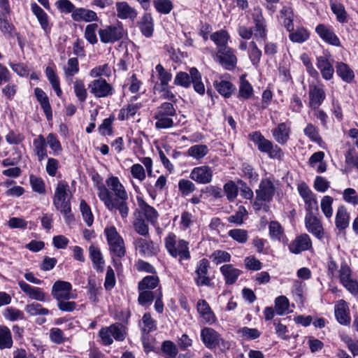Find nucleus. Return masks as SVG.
<instances>
[{
    "mask_svg": "<svg viewBox=\"0 0 358 358\" xmlns=\"http://www.w3.org/2000/svg\"><path fill=\"white\" fill-rule=\"evenodd\" d=\"M96 189L99 199L109 211L117 210L122 219L128 217L129 194L118 177H108L106 180V185L97 184Z\"/></svg>",
    "mask_w": 358,
    "mask_h": 358,
    "instance_id": "obj_1",
    "label": "nucleus"
},
{
    "mask_svg": "<svg viewBox=\"0 0 358 358\" xmlns=\"http://www.w3.org/2000/svg\"><path fill=\"white\" fill-rule=\"evenodd\" d=\"M71 196L69 184L65 181H59L55 188L52 203L66 220L72 217L70 202Z\"/></svg>",
    "mask_w": 358,
    "mask_h": 358,
    "instance_id": "obj_2",
    "label": "nucleus"
},
{
    "mask_svg": "<svg viewBox=\"0 0 358 358\" xmlns=\"http://www.w3.org/2000/svg\"><path fill=\"white\" fill-rule=\"evenodd\" d=\"M164 245L169 254L172 257H179L180 262L191 258L189 242L184 239H178L175 234L172 232L168 234L164 238Z\"/></svg>",
    "mask_w": 358,
    "mask_h": 358,
    "instance_id": "obj_3",
    "label": "nucleus"
},
{
    "mask_svg": "<svg viewBox=\"0 0 358 358\" xmlns=\"http://www.w3.org/2000/svg\"><path fill=\"white\" fill-rule=\"evenodd\" d=\"M176 115V108L171 103H162L157 107L154 116L155 120H156L155 128L158 129L172 128L174 126L172 117Z\"/></svg>",
    "mask_w": 358,
    "mask_h": 358,
    "instance_id": "obj_4",
    "label": "nucleus"
},
{
    "mask_svg": "<svg viewBox=\"0 0 358 358\" xmlns=\"http://www.w3.org/2000/svg\"><path fill=\"white\" fill-rule=\"evenodd\" d=\"M250 136L258 150L261 152L267 153L270 158L280 159L283 157L282 149L278 145H274L271 141L265 138L260 132L255 131Z\"/></svg>",
    "mask_w": 358,
    "mask_h": 358,
    "instance_id": "obj_5",
    "label": "nucleus"
},
{
    "mask_svg": "<svg viewBox=\"0 0 358 358\" xmlns=\"http://www.w3.org/2000/svg\"><path fill=\"white\" fill-rule=\"evenodd\" d=\"M104 234L106 236L110 252L117 257L124 256L126 250L123 238L113 226L106 227Z\"/></svg>",
    "mask_w": 358,
    "mask_h": 358,
    "instance_id": "obj_6",
    "label": "nucleus"
},
{
    "mask_svg": "<svg viewBox=\"0 0 358 358\" xmlns=\"http://www.w3.org/2000/svg\"><path fill=\"white\" fill-rule=\"evenodd\" d=\"M201 338L206 347L209 349L219 347L220 350H225L230 348V343L223 340L215 329L210 327L201 329Z\"/></svg>",
    "mask_w": 358,
    "mask_h": 358,
    "instance_id": "obj_7",
    "label": "nucleus"
},
{
    "mask_svg": "<svg viewBox=\"0 0 358 358\" xmlns=\"http://www.w3.org/2000/svg\"><path fill=\"white\" fill-rule=\"evenodd\" d=\"M99 336L105 345H110L113 343V338L118 341H122L124 336V327L120 323L113 324L109 327H103L99 330Z\"/></svg>",
    "mask_w": 358,
    "mask_h": 358,
    "instance_id": "obj_8",
    "label": "nucleus"
},
{
    "mask_svg": "<svg viewBox=\"0 0 358 358\" xmlns=\"http://www.w3.org/2000/svg\"><path fill=\"white\" fill-rule=\"evenodd\" d=\"M100 41L103 43H113L122 39L124 31L121 25H109L98 30Z\"/></svg>",
    "mask_w": 358,
    "mask_h": 358,
    "instance_id": "obj_9",
    "label": "nucleus"
},
{
    "mask_svg": "<svg viewBox=\"0 0 358 358\" xmlns=\"http://www.w3.org/2000/svg\"><path fill=\"white\" fill-rule=\"evenodd\" d=\"M88 89L90 93L96 98H105L114 94L113 87L101 78L91 81L88 85Z\"/></svg>",
    "mask_w": 358,
    "mask_h": 358,
    "instance_id": "obj_10",
    "label": "nucleus"
},
{
    "mask_svg": "<svg viewBox=\"0 0 358 358\" xmlns=\"http://www.w3.org/2000/svg\"><path fill=\"white\" fill-rule=\"evenodd\" d=\"M338 276L341 283L352 294H358V282L352 278V271L345 262H342L338 270Z\"/></svg>",
    "mask_w": 358,
    "mask_h": 358,
    "instance_id": "obj_11",
    "label": "nucleus"
},
{
    "mask_svg": "<svg viewBox=\"0 0 358 358\" xmlns=\"http://www.w3.org/2000/svg\"><path fill=\"white\" fill-rule=\"evenodd\" d=\"M72 288V285L69 282L57 280L52 285L51 294L56 301L74 299L76 296L71 293Z\"/></svg>",
    "mask_w": 358,
    "mask_h": 358,
    "instance_id": "obj_12",
    "label": "nucleus"
},
{
    "mask_svg": "<svg viewBox=\"0 0 358 358\" xmlns=\"http://www.w3.org/2000/svg\"><path fill=\"white\" fill-rule=\"evenodd\" d=\"M215 60L227 70L234 69L237 63V58L234 51L229 46L217 50L215 55Z\"/></svg>",
    "mask_w": 358,
    "mask_h": 358,
    "instance_id": "obj_13",
    "label": "nucleus"
},
{
    "mask_svg": "<svg viewBox=\"0 0 358 358\" xmlns=\"http://www.w3.org/2000/svg\"><path fill=\"white\" fill-rule=\"evenodd\" d=\"M275 192L273 182L269 178L262 179L256 189L257 200L269 203L272 201Z\"/></svg>",
    "mask_w": 358,
    "mask_h": 358,
    "instance_id": "obj_14",
    "label": "nucleus"
},
{
    "mask_svg": "<svg viewBox=\"0 0 358 358\" xmlns=\"http://www.w3.org/2000/svg\"><path fill=\"white\" fill-rule=\"evenodd\" d=\"M213 171L207 165L194 167L190 172L189 178L198 184L206 185L212 182Z\"/></svg>",
    "mask_w": 358,
    "mask_h": 358,
    "instance_id": "obj_15",
    "label": "nucleus"
},
{
    "mask_svg": "<svg viewBox=\"0 0 358 358\" xmlns=\"http://www.w3.org/2000/svg\"><path fill=\"white\" fill-rule=\"evenodd\" d=\"M209 262L206 259H201L196 267L194 278L195 283L197 286H207L212 285L211 279L208 276Z\"/></svg>",
    "mask_w": 358,
    "mask_h": 358,
    "instance_id": "obj_16",
    "label": "nucleus"
},
{
    "mask_svg": "<svg viewBox=\"0 0 358 358\" xmlns=\"http://www.w3.org/2000/svg\"><path fill=\"white\" fill-rule=\"evenodd\" d=\"M308 106L313 109H317L326 97L324 87L322 85H310L308 90Z\"/></svg>",
    "mask_w": 358,
    "mask_h": 358,
    "instance_id": "obj_17",
    "label": "nucleus"
},
{
    "mask_svg": "<svg viewBox=\"0 0 358 358\" xmlns=\"http://www.w3.org/2000/svg\"><path fill=\"white\" fill-rule=\"evenodd\" d=\"M17 284L21 290L31 299L41 302L46 301L47 294L42 288L31 286L23 280H19Z\"/></svg>",
    "mask_w": 358,
    "mask_h": 358,
    "instance_id": "obj_18",
    "label": "nucleus"
},
{
    "mask_svg": "<svg viewBox=\"0 0 358 358\" xmlns=\"http://www.w3.org/2000/svg\"><path fill=\"white\" fill-rule=\"evenodd\" d=\"M134 244L139 253L145 257L153 256L158 252V248L154 245L151 240L138 238L134 240Z\"/></svg>",
    "mask_w": 358,
    "mask_h": 358,
    "instance_id": "obj_19",
    "label": "nucleus"
},
{
    "mask_svg": "<svg viewBox=\"0 0 358 358\" xmlns=\"http://www.w3.org/2000/svg\"><path fill=\"white\" fill-rule=\"evenodd\" d=\"M334 313L337 321L341 324L348 326L350 324V309L345 301L341 299L337 301L334 307Z\"/></svg>",
    "mask_w": 358,
    "mask_h": 358,
    "instance_id": "obj_20",
    "label": "nucleus"
},
{
    "mask_svg": "<svg viewBox=\"0 0 358 358\" xmlns=\"http://www.w3.org/2000/svg\"><path fill=\"white\" fill-rule=\"evenodd\" d=\"M316 33L326 43L334 46H339L341 42L332 29L323 24H318L315 28Z\"/></svg>",
    "mask_w": 358,
    "mask_h": 358,
    "instance_id": "obj_21",
    "label": "nucleus"
},
{
    "mask_svg": "<svg viewBox=\"0 0 358 358\" xmlns=\"http://www.w3.org/2000/svg\"><path fill=\"white\" fill-rule=\"evenodd\" d=\"M312 247V242L309 236L306 234L296 237L289 245V251L294 254H299L302 251L308 250Z\"/></svg>",
    "mask_w": 358,
    "mask_h": 358,
    "instance_id": "obj_22",
    "label": "nucleus"
},
{
    "mask_svg": "<svg viewBox=\"0 0 358 358\" xmlns=\"http://www.w3.org/2000/svg\"><path fill=\"white\" fill-rule=\"evenodd\" d=\"M316 66L320 70L323 79L329 80L333 78L334 69L332 62L326 56L317 57Z\"/></svg>",
    "mask_w": 358,
    "mask_h": 358,
    "instance_id": "obj_23",
    "label": "nucleus"
},
{
    "mask_svg": "<svg viewBox=\"0 0 358 358\" xmlns=\"http://www.w3.org/2000/svg\"><path fill=\"white\" fill-rule=\"evenodd\" d=\"M305 224L308 231L317 238H321L323 236V228L321 222L312 213L306 214Z\"/></svg>",
    "mask_w": 358,
    "mask_h": 358,
    "instance_id": "obj_24",
    "label": "nucleus"
},
{
    "mask_svg": "<svg viewBox=\"0 0 358 358\" xmlns=\"http://www.w3.org/2000/svg\"><path fill=\"white\" fill-rule=\"evenodd\" d=\"M138 207L143 213L146 220L152 225L155 226L157 223L159 213L152 206L147 203L142 198L137 197Z\"/></svg>",
    "mask_w": 358,
    "mask_h": 358,
    "instance_id": "obj_25",
    "label": "nucleus"
},
{
    "mask_svg": "<svg viewBox=\"0 0 358 358\" xmlns=\"http://www.w3.org/2000/svg\"><path fill=\"white\" fill-rule=\"evenodd\" d=\"M290 125L287 122L278 124V125L272 130L273 138L279 144L285 145L289 138Z\"/></svg>",
    "mask_w": 358,
    "mask_h": 358,
    "instance_id": "obj_26",
    "label": "nucleus"
},
{
    "mask_svg": "<svg viewBox=\"0 0 358 358\" xmlns=\"http://www.w3.org/2000/svg\"><path fill=\"white\" fill-rule=\"evenodd\" d=\"M196 308L206 323L211 324L215 322L216 317L206 300H199L196 303Z\"/></svg>",
    "mask_w": 358,
    "mask_h": 358,
    "instance_id": "obj_27",
    "label": "nucleus"
},
{
    "mask_svg": "<svg viewBox=\"0 0 358 358\" xmlns=\"http://www.w3.org/2000/svg\"><path fill=\"white\" fill-rule=\"evenodd\" d=\"M31 10L36 17L44 32L45 34L50 33V26L47 13L36 3L31 4Z\"/></svg>",
    "mask_w": 358,
    "mask_h": 358,
    "instance_id": "obj_28",
    "label": "nucleus"
},
{
    "mask_svg": "<svg viewBox=\"0 0 358 358\" xmlns=\"http://www.w3.org/2000/svg\"><path fill=\"white\" fill-rule=\"evenodd\" d=\"M71 17L74 21H85L87 22L97 21L98 17L94 10L85 8H78L71 14Z\"/></svg>",
    "mask_w": 358,
    "mask_h": 358,
    "instance_id": "obj_29",
    "label": "nucleus"
},
{
    "mask_svg": "<svg viewBox=\"0 0 358 358\" xmlns=\"http://www.w3.org/2000/svg\"><path fill=\"white\" fill-rule=\"evenodd\" d=\"M33 150L38 160L42 162L48 157L45 138L40 134L33 141Z\"/></svg>",
    "mask_w": 358,
    "mask_h": 358,
    "instance_id": "obj_30",
    "label": "nucleus"
},
{
    "mask_svg": "<svg viewBox=\"0 0 358 358\" xmlns=\"http://www.w3.org/2000/svg\"><path fill=\"white\" fill-rule=\"evenodd\" d=\"M350 214L347 208L343 206H339L336 210L335 224L337 229L343 231L349 227Z\"/></svg>",
    "mask_w": 358,
    "mask_h": 358,
    "instance_id": "obj_31",
    "label": "nucleus"
},
{
    "mask_svg": "<svg viewBox=\"0 0 358 358\" xmlns=\"http://www.w3.org/2000/svg\"><path fill=\"white\" fill-rule=\"evenodd\" d=\"M34 94L47 119L48 120H51L52 117V112L48 96L42 89L38 87L34 89Z\"/></svg>",
    "mask_w": 358,
    "mask_h": 358,
    "instance_id": "obj_32",
    "label": "nucleus"
},
{
    "mask_svg": "<svg viewBox=\"0 0 358 358\" xmlns=\"http://www.w3.org/2000/svg\"><path fill=\"white\" fill-rule=\"evenodd\" d=\"M116 10L117 17L122 20L129 18L134 20L137 16L136 10L126 1L116 3Z\"/></svg>",
    "mask_w": 358,
    "mask_h": 358,
    "instance_id": "obj_33",
    "label": "nucleus"
},
{
    "mask_svg": "<svg viewBox=\"0 0 358 358\" xmlns=\"http://www.w3.org/2000/svg\"><path fill=\"white\" fill-rule=\"evenodd\" d=\"M255 26L252 28L255 38L257 41H265L266 38V21L262 15H257L255 19Z\"/></svg>",
    "mask_w": 358,
    "mask_h": 358,
    "instance_id": "obj_34",
    "label": "nucleus"
},
{
    "mask_svg": "<svg viewBox=\"0 0 358 358\" xmlns=\"http://www.w3.org/2000/svg\"><path fill=\"white\" fill-rule=\"evenodd\" d=\"M220 271L224 277L227 284L232 285L237 280L241 271L236 268L231 264H224L220 267Z\"/></svg>",
    "mask_w": 358,
    "mask_h": 358,
    "instance_id": "obj_35",
    "label": "nucleus"
},
{
    "mask_svg": "<svg viewBox=\"0 0 358 358\" xmlns=\"http://www.w3.org/2000/svg\"><path fill=\"white\" fill-rule=\"evenodd\" d=\"M336 73L341 78L348 83H350L355 78V73L350 67L343 62H337L336 65Z\"/></svg>",
    "mask_w": 358,
    "mask_h": 358,
    "instance_id": "obj_36",
    "label": "nucleus"
},
{
    "mask_svg": "<svg viewBox=\"0 0 358 358\" xmlns=\"http://www.w3.org/2000/svg\"><path fill=\"white\" fill-rule=\"evenodd\" d=\"M139 327L143 335L148 334L157 329V321L149 313H146L143 315Z\"/></svg>",
    "mask_w": 358,
    "mask_h": 358,
    "instance_id": "obj_37",
    "label": "nucleus"
},
{
    "mask_svg": "<svg viewBox=\"0 0 358 358\" xmlns=\"http://www.w3.org/2000/svg\"><path fill=\"white\" fill-rule=\"evenodd\" d=\"M213 85L216 90L225 98L230 97L236 90L235 86L231 82L225 80H215Z\"/></svg>",
    "mask_w": 358,
    "mask_h": 358,
    "instance_id": "obj_38",
    "label": "nucleus"
},
{
    "mask_svg": "<svg viewBox=\"0 0 358 358\" xmlns=\"http://www.w3.org/2000/svg\"><path fill=\"white\" fill-rule=\"evenodd\" d=\"M139 27L143 36L150 38L152 36L154 31L153 19L150 14L145 13L142 17L140 22Z\"/></svg>",
    "mask_w": 358,
    "mask_h": 358,
    "instance_id": "obj_39",
    "label": "nucleus"
},
{
    "mask_svg": "<svg viewBox=\"0 0 358 358\" xmlns=\"http://www.w3.org/2000/svg\"><path fill=\"white\" fill-rule=\"evenodd\" d=\"M89 252L94 268L98 271H103L104 260L100 250L94 245H90L89 248Z\"/></svg>",
    "mask_w": 358,
    "mask_h": 358,
    "instance_id": "obj_40",
    "label": "nucleus"
},
{
    "mask_svg": "<svg viewBox=\"0 0 358 358\" xmlns=\"http://www.w3.org/2000/svg\"><path fill=\"white\" fill-rule=\"evenodd\" d=\"M280 18L287 31H293L294 12L291 7L283 6L280 11Z\"/></svg>",
    "mask_w": 358,
    "mask_h": 358,
    "instance_id": "obj_41",
    "label": "nucleus"
},
{
    "mask_svg": "<svg viewBox=\"0 0 358 358\" xmlns=\"http://www.w3.org/2000/svg\"><path fill=\"white\" fill-rule=\"evenodd\" d=\"M248 57L255 69L259 66L262 52L255 41H251L248 45Z\"/></svg>",
    "mask_w": 358,
    "mask_h": 358,
    "instance_id": "obj_42",
    "label": "nucleus"
},
{
    "mask_svg": "<svg viewBox=\"0 0 358 358\" xmlns=\"http://www.w3.org/2000/svg\"><path fill=\"white\" fill-rule=\"evenodd\" d=\"M11 331L6 326H0V349H10L13 346Z\"/></svg>",
    "mask_w": 358,
    "mask_h": 358,
    "instance_id": "obj_43",
    "label": "nucleus"
},
{
    "mask_svg": "<svg viewBox=\"0 0 358 358\" xmlns=\"http://www.w3.org/2000/svg\"><path fill=\"white\" fill-rule=\"evenodd\" d=\"M189 73L192 80L191 83L193 84L194 90L199 94H203L205 93V86L201 81V73L194 67L189 69Z\"/></svg>",
    "mask_w": 358,
    "mask_h": 358,
    "instance_id": "obj_44",
    "label": "nucleus"
},
{
    "mask_svg": "<svg viewBox=\"0 0 358 358\" xmlns=\"http://www.w3.org/2000/svg\"><path fill=\"white\" fill-rule=\"evenodd\" d=\"M289 32V38L294 43H302L306 41L310 36V33L303 27H297L295 30L293 29V31Z\"/></svg>",
    "mask_w": 358,
    "mask_h": 358,
    "instance_id": "obj_45",
    "label": "nucleus"
},
{
    "mask_svg": "<svg viewBox=\"0 0 358 358\" xmlns=\"http://www.w3.org/2000/svg\"><path fill=\"white\" fill-rule=\"evenodd\" d=\"M229 37V33L223 29L215 31L210 35V39L216 44L217 50L221 48L227 47Z\"/></svg>",
    "mask_w": 358,
    "mask_h": 358,
    "instance_id": "obj_46",
    "label": "nucleus"
},
{
    "mask_svg": "<svg viewBox=\"0 0 358 358\" xmlns=\"http://www.w3.org/2000/svg\"><path fill=\"white\" fill-rule=\"evenodd\" d=\"M45 75L56 94L60 97L62 94V91L60 88L59 78L54 69L52 67L48 66L45 69Z\"/></svg>",
    "mask_w": 358,
    "mask_h": 358,
    "instance_id": "obj_47",
    "label": "nucleus"
},
{
    "mask_svg": "<svg viewBox=\"0 0 358 358\" xmlns=\"http://www.w3.org/2000/svg\"><path fill=\"white\" fill-rule=\"evenodd\" d=\"M238 94H239V96L244 99H248L253 94L252 86L245 79V75H242L240 77V85H239Z\"/></svg>",
    "mask_w": 358,
    "mask_h": 358,
    "instance_id": "obj_48",
    "label": "nucleus"
},
{
    "mask_svg": "<svg viewBox=\"0 0 358 358\" xmlns=\"http://www.w3.org/2000/svg\"><path fill=\"white\" fill-rule=\"evenodd\" d=\"M155 73H157V78L160 82L161 87H166L169 85V82L172 79V74L170 71H166L164 66L159 64L155 66Z\"/></svg>",
    "mask_w": 358,
    "mask_h": 358,
    "instance_id": "obj_49",
    "label": "nucleus"
},
{
    "mask_svg": "<svg viewBox=\"0 0 358 358\" xmlns=\"http://www.w3.org/2000/svg\"><path fill=\"white\" fill-rule=\"evenodd\" d=\"M208 148L206 145H195L191 146L187 153L189 157H193L197 160L203 158L208 153Z\"/></svg>",
    "mask_w": 358,
    "mask_h": 358,
    "instance_id": "obj_50",
    "label": "nucleus"
},
{
    "mask_svg": "<svg viewBox=\"0 0 358 358\" xmlns=\"http://www.w3.org/2000/svg\"><path fill=\"white\" fill-rule=\"evenodd\" d=\"M275 310L278 315H284L288 313L289 303L285 296H280L275 299Z\"/></svg>",
    "mask_w": 358,
    "mask_h": 358,
    "instance_id": "obj_51",
    "label": "nucleus"
},
{
    "mask_svg": "<svg viewBox=\"0 0 358 358\" xmlns=\"http://www.w3.org/2000/svg\"><path fill=\"white\" fill-rule=\"evenodd\" d=\"M46 144L49 145L55 156L59 155L62 151L60 141L55 134L50 133L45 138Z\"/></svg>",
    "mask_w": 358,
    "mask_h": 358,
    "instance_id": "obj_52",
    "label": "nucleus"
},
{
    "mask_svg": "<svg viewBox=\"0 0 358 358\" xmlns=\"http://www.w3.org/2000/svg\"><path fill=\"white\" fill-rule=\"evenodd\" d=\"M332 12L336 15L337 20L341 23L346 22L347 13L343 4L336 1H330Z\"/></svg>",
    "mask_w": 358,
    "mask_h": 358,
    "instance_id": "obj_53",
    "label": "nucleus"
},
{
    "mask_svg": "<svg viewBox=\"0 0 358 358\" xmlns=\"http://www.w3.org/2000/svg\"><path fill=\"white\" fill-rule=\"evenodd\" d=\"M25 310L31 316L46 315L50 313L48 309L43 308L41 304L38 303H32L27 305Z\"/></svg>",
    "mask_w": 358,
    "mask_h": 358,
    "instance_id": "obj_54",
    "label": "nucleus"
},
{
    "mask_svg": "<svg viewBox=\"0 0 358 358\" xmlns=\"http://www.w3.org/2000/svg\"><path fill=\"white\" fill-rule=\"evenodd\" d=\"M112 73L110 66L108 64L97 66L90 72V76L92 78H99L101 76L110 77Z\"/></svg>",
    "mask_w": 358,
    "mask_h": 358,
    "instance_id": "obj_55",
    "label": "nucleus"
},
{
    "mask_svg": "<svg viewBox=\"0 0 358 358\" xmlns=\"http://www.w3.org/2000/svg\"><path fill=\"white\" fill-rule=\"evenodd\" d=\"M80 209L82 213L83 218L87 224V226H92L94 222V216L92 215L90 207L83 199H82L80 202Z\"/></svg>",
    "mask_w": 358,
    "mask_h": 358,
    "instance_id": "obj_56",
    "label": "nucleus"
},
{
    "mask_svg": "<svg viewBox=\"0 0 358 358\" xmlns=\"http://www.w3.org/2000/svg\"><path fill=\"white\" fill-rule=\"evenodd\" d=\"M228 236L239 243H245L248 239V231L243 229H234L228 231Z\"/></svg>",
    "mask_w": 358,
    "mask_h": 358,
    "instance_id": "obj_57",
    "label": "nucleus"
},
{
    "mask_svg": "<svg viewBox=\"0 0 358 358\" xmlns=\"http://www.w3.org/2000/svg\"><path fill=\"white\" fill-rule=\"evenodd\" d=\"M159 283V278L157 276L148 275L145 277L138 283L139 290H147L155 288Z\"/></svg>",
    "mask_w": 358,
    "mask_h": 358,
    "instance_id": "obj_58",
    "label": "nucleus"
},
{
    "mask_svg": "<svg viewBox=\"0 0 358 358\" xmlns=\"http://www.w3.org/2000/svg\"><path fill=\"white\" fill-rule=\"evenodd\" d=\"M141 104H129L126 108H123L120 110L118 115V118L120 120H124L129 119L130 117L134 116L138 110L141 108Z\"/></svg>",
    "mask_w": 358,
    "mask_h": 358,
    "instance_id": "obj_59",
    "label": "nucleus"
},
{
    "mask_svg": "<svg viewBox=\"0 0 358 358\" xmlns=\"http://www.w3.org/2000/svg\"><path fill=\"white\" fill-rule=\"evenodd\" d=\"M333 202L334 199L330 196H324L321 200L320 207L322 211L324 216L329 219L333 215Z\"/></svg>",
    "mask_w": 358,
    "mask_h": 358,
    "instance_id": "obj_60",
    "label": "nucleus"
},
{
    "mask_svg": "<svg viewBox=\"0 0 358 358\" xmlns=\"http://www.w3.org/2000/svg\"><path fill=\"white\" fill-rule=\"evenodd\" d=\"M3 315L6 320L11 322L23 320L24 318L22 311L13 307L7 308L3 311Z\"/></svg>",
    "mask_w": 358,
    "mask_h": 358,
    "instance_id": "obj_61",
    "label": "nucleus"
},
{
    "mask_svg": "<svg viewBox=\"0 0 358 358\" xmlns=\"http://www.w3.org/2000/svg\"><path fill=\"white\" fill-rule=\"evenodd\" d=\"M64 74L67 78H71L78 73V60L76 57L69 59L67 65L64 67Z\"/></svg>",
    "mask_w": 358,
    "mask_h": 358,
    "instance_id": "obj_62",
    "label": "nucleus"
},
{
    "mask_svg": "<svg viewBox=\"0 0 358 358\" xmlns=\"http://www.w3.org/2000/svg\"><path fill=\"white\" fill-rule=\"evenodd\" d=\"M73 90L79 101L84 102L86 100L87 92L83 80H76L74 82Z\"/></svg>",
    "mask_w": 358,
    "mask_h": 358,
    "instance_id": "obj_63",
    "label": "nucleus"
},
{
    "mask_svg": "<svg viewBox=\"0 0 358 358\" xmlns=\"http://www.w3.org/2000/svg\"><path fill=\"white\" fill-rule=\"evenodd\" d=\"M178 189L184 196H187L195 191L196 186L193 182L187 179H180L178 181Z\"/></svg>",
    "mask_w": 358,
    "mask_h": 358,
    "instance_id": "obj_64",
    "label": "nucleus"
}]
</instances>
